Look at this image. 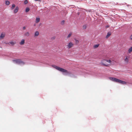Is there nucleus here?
Instances as JSON below:
<instances>
[{
  "mask_svg": "<svg viewBox=\"0 0 132 132\" xmlns=\"http://www.w3.org/2000/svg\"><path fill=\"white\" fill-rule=\"evenodd\" d=\"M109 79L113 81L122 84H127V82L126 81L115 78L110 77L109 78Z\"/></svg>",
  "mask_w": 132,
  "mask_h": 132,
  "instance_id": "nucleus-1",
  "label": "nucleus"
},
{
  "mask_svg": "<svg viewBox=\"0 0 132 132\" xmlns=\"http://www.w3.org/2000/svg\"><path fill=\"white\" fill-rule=\"evenodd\" d=\"M52 67L57 70L62 72H65L68 74H70L71 73L70 72L68 71L67 70L62 68H60L56 65H52Z\"/></svg>",
  "mask_w": 132,
  "mask_h": 132,
  "instance_id": "nucleus-2",
  "label": "nucleus"
},
{
  "mask_svg": "<svg viewBox=\"0 0 132 132\" xmlns=\"http://www.w3.org/2000/svg\"><path fill=\"white\" fill-rule=\"evenodd\" d=\"M106 61L109 63H107L108 64L109 66L111 65H113L114 63L116 62V60L114 59L111 58V59L106 60Z\"/></svg>",
  "mask_w": 132,
  "mask_h": 132,
  "instance_id": "nucleus-3",
  "label": "nucleus"
},
{
  "mask_svg": "<svg viewBox=\"0 0 132 132\" xmlns=\"http://www.w3.org/2000/svg\"><path fill=\"white\" fill-rule=\"evenodd\" d=\"M13 62L15 63H16L20 64H25L24 62L22 61L20 59H16L15 60H13Z\"/></svg>",
  "mask_w": 132,
  "mask_h": 132,
  "instance_id": "nucleus-4",
  "label": "nucleus"
},
{
  "mask_svg": "<svg viewBox=\"0 0 132 132\" xmlns=\"http://www.w3.org/2000/svg\"><path fill=\"white\" fill-rule=\"evenodd\" d=\"M106 59H104L101 61L100 64L102 65H103L105 66H109V65L107 63H106Z\"/></svg>",
  "mask_w": 132,
  "mask_h": 132,
  "instance_id": "nucleus-5",
  "label": "nucleus"
},
{
  "mask_svg": "<svg viewBox=\"0 0 132 132\" xmlns=\"http://www.w3.org/2000/svg\"><path fill=\"white\" fill-rule=\"evenodd\" d=\"M74 46V44L72 42H69L68 44L67 45V48L69 49L71 48L72 47H73Z\"/></svg>",
  "mask_w": 132,
  "mask_h": 132,
  "instance_id": "nucleus-6",
  "label": "nucleus"
},
{
  "mask_svg": "<svg viewBox=\"0 0 132 132\" xmlns=\"http://www.w3.org/2000/svg\"><path fill=\"white\" fill-rule=\"evenodd\" d=\"M5 36V34L4 33H2L0 36V40L3 39Z\"/></svg>",
  "mask_w": 132,
  "mask_h": 132,
  "instance_id": "nucleus-7",
  "label": "nucleus"
},
{
  "mask_svg": "<svg viewBox=\"0 0 132 132\" xmlns=\"http://www.w3.org/2000/svg\"><path fill=\"white\" fill-rule=\"evenodd\" d=\"M16 43L15 42H13V41H11L9 43H8L7 44H9L10 45L13 46Z\"/></svg>",
  "mask_w": 132,
  "mask_h": 132,
  "instance_id": "nucleus-8",
  "label": "nucleus"
},
{
  "mask_svg": "<svg viewBox=\"0 0 132 132\" xmlns=\"http://www.w3.org/2000/svg\"><path fill=\"white\" fill-rule=\"evenodd\" d=\"M129 56H126V57L125 59L124 60L126 63H128L129 61Z\"/></svg>",
  "mask_w": 132,
  "mask_h": 132,
  "instance_id": "nucleus-9",
  "label": "nucleus"
},
{
  "mask_svg": "<svg viewBox=\"0 0 132 132\" xmlns=\"http://www.w3.org/2000/svg\"><path fill=\"white\" fill-rule=\"evenodd\" d=\"M19 9V7L18 6H16L14 10V13L15 14L16 13L18 12Z\"/></svg>",
  "mask_w": 132,
  "mask_h": 132,
  "instance_id": "nucleus-10",
  "label": "nucleus"
},
{
  "mask_svg": "<svg viewBox=\"0 0 132 132\" xmlns=\"http://www.w3.org/2000/svg\"><path fill=\"white\" fill-rule=\"evenodd\" d=\"M24 36L26 37H28L30 36V34L29 32H27L24 34Z\"/></svg>",
  "mask_w": 132,
  "mask_h": 132,
  "instance_id": "nucleus-11",
  "label": "nucleus"
},
{
  "mask_svg": "<svg viewBox=\"0 0 132 132\" xmlns=\"http://www.w3.org/2000/svg\"><path fill=\"white\" fill-rule=\"evenodd\" d=\"M25 43V40L22 39L21 40V42L20 43V44L21 45H23Z\"/></svg>",
  "mask_w": 132,
  "mask_h": 132,
  "instance_id": "nucleus-12",
  "label": "nucleus"
},
{
  "mask_svg": "<svg viewBox=\"0 0 132 132\" xmlns=\"http://www.w3.org/2000/svg\"><path fill=\"white\" fill-rule=\"evenodd\" d=\"M40 21V19L39 18H36V22L37 23L39 22Z\"/></svg>",
  "mask_w": 132,
  "mask_h": 132,
  "instance_id": "nucleus-13",
  "label": "nucleus"
},
{
  "mask_svg": "<svg viewBox=\"0 0 132 132\" xmlns=\"http://www.w3.org/2000/svg\"><path fill=\"white\" fill-rule=\"evenodd\" d=\"M111 34V33L110 32H108L107 35L106 37V38H108L109 36H110Z\"/></svg>",
  "mask_w": 132,
  "mask_h": 132,
  "instance_id": "nucleus-14",
  "label": "nucleus"
},
{
  "mask_svg": "<svg viewBox=\"0 0 132 132\" xmlns=\"http://www.w3.org/2000/svg\"><path fill=\"white\" fill-rule=\"evenodd\" d=\"M39 35V32L38 31H36L35 33L34 34V36H37Z\"/></svg>",
  "mask_w": 132,
  "mask_h": 132,
  "instance_id": "nucleus-15",
  "label": "nucleus"
},
{
  "mask_svg": "<svg viewBox=\"0 0 132 132\" xmlns=\"http://www.w3.org/2000/svg\"><path fill=\"white\" fill-rule=\"evenodd\" d=\"M128 51L129 53H130L132 51V46L129 49Z\"/></svg>",
  "mask_w": 132,
  "mask_h": 132,
  "instance_id": "nucleus-16",
  "label": "nucleus"
},
{
  "mask_svg": "<svg viewBox=\"0 0 132 132\" xmlns=\"http://www.w3.org/2000/svg\"><path fill=\"white\" fill-rule=\"evenodd\" d=\"M72 35V33L71 32L68 35V36H67V38H69V37H70Z\"/></svg>",
  "mask_w": 132,
  "mask_h": 132,
  "instance_id": "nucleus-17",
  "label": "nucleus"
},
{
  "mask_svg": "<svg viewBox=\"0 0 132 132\" xmlns=\"http://www.w3.org/2000/svg\"><path fill=\"white\" fill-rule=\"evenodd\" d=\"M15 4H13L12 5V6H11V10H13L14 8V7H15Z\"/></svg>",
  "mask_w": 132,
  "mask_h": 132,
  "instance_id": "nucleus-18",
  "label": "nucleus"
},
{
  "mask_svg": "<svg viewBox=\"0 0 132 132\" xmlns=\"http://www.w3.org/2000/svg\"><path fill=\"white\" fill-rule=\"evenodd\" d=\"M5 4L7 5H9L10 4V2L9 1H6L5 2Z\"/></svg>",
  "mask_w": 132,
  "mask_h": 132,
  "instance_id": "nucleus-19",
  "label": "nucleus"
},
{
  "mask_svg": "<svg viewBox=\"0 0 132 132\" xmlns=\"http://www.w3.org/2000/svg\"><path fill=\"white\" fill-rule=\"evenodd\" d=\"M30 10V9L29 7H27L26 9V12H27Z\"/></svg>",
  "mask_w": 132,
  "mask_h": 132,
  "instance_id": "nucleus-20",
  "label": "nucleus"
},
{
  "mask_svg": "<svg viewBox=\"0 0 132 132\" xmlns=\"http://www.w3.org/2000/svg\"><path fill=\"white\" fill-rule=\"evenodd\" d=\"M99 46V44H98L95 45L94 46V47L95 48H97Z\"/></svg>",
  "mask_w": 132,
  "mask_h": 132,
  "instance_id": "nucleus-21",
  "label": "nucleus"
},
{
  "mask_svg": "<svg viewBox=\"0 0 132 132\" xmlns=\"http://www.w3.org/2000/svg\"><path fill=\"white\" fill-rule=\"evenodd\" d=\"M87 27V26L85 24L83 25V28L84 29H85Z\"/></svg>",
  "mask_w": 132,
  "mask_h": 132,
  "instance_id": "nucleus-22",
  "label": "nucleus"
},
{
  "mask_svg": "<svg viewBox=\"0 0 132 132\" xmlns=\"http://www.w3.org/2000/svg\"><path fill=\"white\" fill-rule=\"evenodd\" d=\"M28 3V1L27 0H26L24 2V4H27Z\"/></svg>",
  "mask_w": 132,
  "mask_h": 132,
  "instance_id": "nucleus-23",
  "label": "nucleus"
},
{
  "mask_svg": "<svg viewBox=\"0 0 132 132\" xmlns=\"http://www.w3.org/2000/svg\"><path fill=\"white\" fill-rule=\"evenodd\" d=\"M75 40L76 41V44H78L79 43V41L76 39H75Z\"/></svg>",
  "mask_w": 132,
  "mask_h": 132,
  "instance_id": "nucleus-24",
  "label": "nucleus"
},
{
  "mask_svg": "<svg viewBox=\"0 0 132 132\" xmlns=\"http://www.w3.org/2000/svg\"><path fill=\"white\" fill-rule=\"evenodd\" d=\"M26 29V27L25 26L23 27L22 28V29L23 30H25Z\"/></svg>",
  "mask_w": 132,
  "mask_h": 132,
  "instance_id": "nucleus-25",
  "label": "nucleus"
},
{
  "mask_svg": "<svg viewBox=\"0 0 132 132\" xmlns=\"http://www.w3.org/2000/svg\"><path fill=\"white\" fill-rule=\"evenodd\" d=\"M130 39L131 40H132V34L130 36Z\"/></svg>",
  "mask_w": 132,
  "mask_h": 132,
  "instance_id": "nucleus-26",
  "label": "nucleus"
},
{
  "mask_svg": "<svg viewBox=\"0 0 132 132\" xmlns=\"http://www.w3.org/2000/svg\"><path fill=\"white\" fill-rule=\"evenodd\" d=\"M55 38V37L54 36L51 38V39H54Z\"/></svg>",
  "mask_w": 132,
  "mask_h": 132,
  "instance_id": "nucleus-27",
  "label": "nucleus"
},
{
  "mask_svg": "<svg viewBox=\"0 0 132 132\" xmlns=\"http://www.w3.org/2000/svg\"><path fill=\"white\" fill-rule=\"evenodd\" d=\"M64 20H63L62 22V23H63V24L64 23Z\"/></svg>",
  "mask_w": 132,
  "mask_h": 132,
  "instance_id": "nucleus-28",
  "label": "nucleus"
},
{
  "mask_svg": "<svg viewBox=\"0 0 132 132\" xmlns=\"http://www.w3.org/2000/svg\"><path fill=\"white\" fill-rule=\"evenodd\" d=\"M109 27V26H106V28H108Z\"/></svg>",
  "mask_w": 132,
  "mask_h": 132,
  "instance_id": "nucleus-29",
  "label": "nucleus"
},
{
  "mask_svg": "<svg viewBox=\"0 0 132 132\" xmlns=\"http://www.w3.org/2000/svg\"><path fill=\"white\" fill-rule=\"evenodd\" d=\"M35 1H39V0H35Z\"/></svg>",
  "mask_w": 132,
  "mask_h": 132,
  "instance_id": "nucleus-30",
  "label": "nucleus"
},
{
  "mask_svg": "<svg viewBox=\"0 0 132 132\" xmlns=\"http://www.w3.org/2000/svg\"><path fill=\"white\" fill-rule=\"evenodd\" d=\"M36 24H34V26H36Z\"/></svg>",
  "mask_w": 132,
  "mask_h": 132,
  "instance_id": "nucleus-31",
  "label": "nucleus"
}]
</instances>
